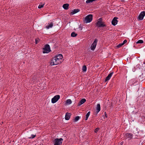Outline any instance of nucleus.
Returning a JSON list of instances; mask_svg holds the SVG:
<instances>
[{"instance_id":"7","label":"nucleus","mask_w":145,"mask_h":145,"mask_svg":"<svg viewBox=\"0 0 145 145\" xmlns=\"http://www.w3.org/2000/svg\"><path fill=\"white\" fill-rule=\"evenodd\" d=\"M97 41L98 40L97 39H95L94 41L92 44L91 47V50H93L95 49L97 44Z\"/></svg>"},{"instance_id":"31","label":"nucleus","mask_w":145,"mask_h":145,"mask_svg":"<svg viewBox=\"0 0 145 145\" xmlns=\"http://www.w3.org/2000/svg\"><path fill=\"white\" fill-rule=\"evenodd\" d=\"M127 42V40H125L123 42V43H122L123 44V45L124 44H125V43H126V42Z\"/></svg>"},{"instance_id":"26","label":"nucleus","mask_w":145,"mask_h":145,"mask_svg":"<svg viewBox=\"0 0 145 145\" xmlns=\"http://www.w3.org/2000/svg\"><path fill=\"white\" fill-rule=\"evenodd\" d=\"M44 5V4L42 5L40 4L38 6V8H42L43 7Z\"/></svg>"},{"instance_id":"33","label":"nucleus","mask_w":145,"mask_h":145,"mask_svg":"<svg viewBox=\"0 0 145 145\" xmlns=\"http://www.w3.org/2000/svg\"><path fill=\"white\" fill-rule=\"evenodd\" d=\"M140 65H139V64H138L137 65V66H137V67H139V66H140Z\"/></svg>"},{"instance_id":"16","label":"nucleus","mask_w":145,"mask_h":145,"mask_svg":"<svg viewBox=\"0 0 145 145\" xmlns=\"http://www.w3.org/2000/svg\"><path fill=\"white\" fill-rule=\"evenodd\" d=\"M69 6V4L67 3L64 4L63 7V8L67 10L68 9V7Z\"/></svg>"},{"instance_id":"36","label":"nucleus","mask_w":145,"mask_h":145,"mask_svg":"<svg viewBox=\"0 0 145 145\" xmlns=\"http://www.w3.org/2000/svg\"><path fill=\"white\" fill-rule=\"evenodd\" d=\"M125 137H126L127 138H128V136L127 135V136H125Z\"/></svg>"},{"instance_id":"23","label":"nucleus","mask_w":145,"mask_h":145,"mask_svg":"<svg viewBox=\"0 0 145 145\" xmlns=\"http://www.w3.org/2000/svg\"><path fill=\"white\" fill-rule=\"evenodd\" d=\"M80 118V117L79 116H77L74 119V121L76 122L78 121Z\"/></svg>"},{"instance_id":"10","label":"nucleus","mask_w":145,"mask_h":145,"mask_svg":"<svg viewBox=\"0 0 145 145\" xmlns=\"http://www.w3.org/2000/svg\"><path fill=\"white\" fill-rule=\"evenodd\" d=\"M113 74V72H112L109 74L108 76L106 77V79H105V82H106L107 81L110 80V78L112 76V75Z\"/></svg>"},{"instance_id":"11","label":"nucleus","mask_w":145,"mask_h":145,"mask_svg":"<svg viewBox=\"0 0 145 145\" xmlns=\"http://www.w3.org/2000/svg\"><path fill=\"white\" fill-rule=\"evenodd\" d=\"M55 57L56 58L57 60L59 61H61V60L62 59L63 57L62 55L61 54H59L57 56H56Z\"/></svg>"},{"instance_id":"8","label":"nucleus","mask_w":145,"mask_h":145,"mask_svg":"<svg viewBox=\"0 0 145 145\" xmlns=\"http://www.w3.org/2000/svg\"><path fill=\"white\" fill-rule=\"evenodd\" d=\"M145 15V11H143L141 12L138 17V20H141L143 19L144 16Z\"/></svg>"},{"instance_id":"28","label":"nucleus","mask_w":145,"mask_h":145,"mask_svg":"<svg viewBox=\"0 0 145 145\" xmlns=\"http://www.w3.org/2000/svg\"><path fill=\"white\" fill-rule=\"evenodd\" d=\"M90 114V112H89L86 114V118L88 119V118Z\"/></svg>"},{"instance_id":"3","label":"nucleus","mask_w":145,"mask_h":145,"mask_svg":"<svg viewBox=\"0 0 145 145\" xmlns=\"http://www.w3.org/2000/svg\"><path fill=\"white\" fill-rule=\"evenodd\" d=\"M63 140L62 138L55 139L54 141V145H61Z\"/></svg>"},{"instance_id":"21","label":"nucleus","mask_w":145,"mask_h":145,"mask_svg":"<svg viewBox=\"0 0 145 145\" xmlns=\"http://www.w3.org/2000/svg\"><path fill=\"white\" fill-rule=\"evenodd\" d=\"M66 103L67 104H70L72 103V101L70 99H68L67 100Z\"/></svg>"},{"instance_id":"38","label":"nucleus","mask_w":145,"mask_h":145,"mask_svg":"<svg viewBox=\"0 0 145 145\" xmlns=\"http://www.w3.org/2000/svg\"><path fill=\"white\" fill-rule=\"evenodd\" d=\"M82 30V28H81V30Z\"/></svg>"},{"instance_id":"20","label":"nucleus","mask_w":145,"mask_h":145,"mask_svg":"<svg viewBox=\"0 0 145 145\" xmlns=\"http://www.w3.org/2000/svg\"><path fill=\"white\" fill-rule=\"evenodd\" d=\"M96 0H87L86 1V3L87 4L91 3L93 1H96Z\"/></svg>"},{"instance_id":"2","label":"nucleus","mask_w":145,"mask_h":145,"mask_svg":"<svg viewBox=\"0 0 145 145\" xmlns=\"http://www.w3.org/2000/svg\"><path fill=\"white\" fill-rule=\"evenodd\" d=\"M102 19L101 18H99L97 23L96 25L98 27H102L106 26V25L102 21Z\"/></svg>"},{"instance_id":"4","label":"nucleus","mask_w":145,"mask_h":145,"mask_svg":"<svg viewBox=\"0 0 145 145\" xmlns=\"http://www.w3.org/2000/svg\"><path fill=\"white\" fill-rule=\"evenodd\" d=\"M57 60L55 57L52 59L50 65H57L61 62V61H59Z\"/></svg>"},{"instance_id":"29","label":"nucleus","mask_w":145,"mask_h":145,"mask_svg":"<svg viewBox=\"0 0 145 145\" xmlns=\"http://www.w3.org/2000/svg\"><path fill=\"white\" fill-rule=\"evenodd\" d=\"M123 44L122 43H120V44H119L117 46V48H120V47L121 46H122V45H123Z\"/></svg>"},{"instance_id":"15","label":"nucleus","mask_w":145,"mask_h":145,"mask_svg":"<svg viewBox=\"0 0 145 145\" xmlns=\"http://www.w3.org/2000/svg\"><path fill=\"white\" fill-rule=\"evenodd\" d=\"M80 11V10L78 9H74L71 12V14L73 15L76 14Z\"/></svg>"},{"instance_id":"37","label":"nucleus","mask_w":145,"mask_h":145,"mask_svg":"<svg viewBox=\"0 0 145 145\" xmlns=\"http://www.w3.org/2000/svg\"><path fill=\"white\" fill-rule=\"evenodd\" d=\"M80 27H81V26H80H80H79V28H81Z\"/></svg>"},{"instance_id":"25","label":"nucleus","mask_w":145,"mask_h":145,"mask_svg":"<svg viewBox=\"0 0 145 145\" xmlns=\"http://www.w3.org/2000/svg\"><path fill=\"white\" fill-rule=\"evenodd\" d=\"M36 136V135H31V137H29V136H28V138H34Z\"/></svg>"},{"instance_id":"24","label":"nucleus","mask_w":145,"mask_h":145,"mask_svg":"<svg viewBox=\"0 0 145 145\" xmlns=\"http://www.w3.org/2000/svg\"><path fill=\"white\" fill-rule=\"evenodd\" d=\"M143 41L142 40H139L138 41H137L136 43L137 44H138V43H143Z\"/></svg>"},{"instance_id":"17","label":"nucleus","mask_w":145,"mask_h":145,"mask_svg":"<svg viewBox=\"0 0 145 145\" xmlns=\"http://www.w3.org/2000/svg\"><path fill=\"white\" fill-rule=\"evenodd\" d=\"M128 136V138H130L131 139L132 138L133 136V134L132 133H130L129 134L127 133L126 134L125 136Z\"/></svg>"},{"instance_id":"14","label":"nucleus","mask_w":145,"mask_h":145,"mask_svg":"<svg viewBox=\"0 0 145 145\" xmlns=\"http://www.w3.org/2000/svg\"><path fill=\"white\" fill-rule=\"evenodd\" d=\"M86 101V100L85 99H82L78 103V105L79 106L83 104Z\"/></svg>"},{"instance_id":"34","label":"nucleus","mask_w":145,"mask_h":145,"mask_svg":"<svg viewBox=\"0 0 145 145\" xmlns=\"http://www.w3.org/2000/svg\"><path fill=\"white\" fill-rule=\"evenodd\" d=\"M105 116H106V117H107V116H106V112H105Z\"/></svg>"},{"instance_id":"5","label":"nucleus","mask_w":145,"mask_h":145,"mask_svg":"<svg viewBox=\"0 0 145 145\" xmlns=\"http://www.w3.org/2000/svg\"><path fill=\"white\" fill-rule=\"evenodd\" d=\"M43 53H48L51 51L50 48L48 44L46 45L45 47L43 49Z\"/></svg>"},{"instance_id":"27","label":"nucleus","mask_w":145,"mask_h":145,"mask_svg":"<svg viewBox=\"0 0 145 145\" xmlns=\"http://www.w3.org/2000/svg\"><path fill=\"white\" fill-rule=\"evenodd\" d=\"M40 40L39 38L35 39V43L36 44L38 43L39 42Z\"/></svg>"},{"instance_id":"6","label":"nucleus","mask_w":145,"mask_h":145,"mask_svg":"<svg viewBox=\"0 0 145 145\" xmlns=\"http://www.w3.org/2000/svg\"><path fill=\"white\" fill-rule=\"evenodd\" d=\"M60 96L59 95L55 96L52 99V103H54L56 102L60 98Z\"/></svg>"},{"instance_id":"13","label":"nucleus","mask_w":145,"mask_h":145,"mask_svg":"<svg viewBox=\"0 0 145 145\" xmlns=\"http://www.w3.org/2000/svg\"><path fill=\"white\" fill-rule=\"evenodd\" d=\"M71 114L70 113H67L65 116V119L68 120L69 119Z\"/></svg>"},{"instance_id":"35","label":"nucleus","mask_w":145,"mask_h":145,"mask_svg":"<svg viewBox=\"0 0 145 145\" xmlns=\"http://www.w3.org/2000/svg\"><path fill=\"white\" fill-rule=\"evenodd\" d=\"M87 119H87V118H86V119H85V120H87Z\"/></svg>"},{"instance_id":"18","label":"nucleus","mask_w":145,"mask_h":145,"mask_svg":"<svg viewBox=\"0 0 145 145\" xmlns=\"http://www.w3.org/2000/svg\"><path fill=\"white\" fill-rule=\"evenodd\" d=\"M53 26V24L52 22H51L49 25L46 26V28L47 29H48L50 28H51Z\"/></svg>"},{"instance_id":"30","label":"nucleus","mask_w":145,"mask_h":145,"mask_svg":"<svg viewBox=\"0 0 145 145\" xmlns=\"http://www.w3.org/2000/svg\"><path fill=\"white\" fill-rule=\"evenodd\" d=\"M99 129V128H96L95 130V131H94L96 133H97Z\"/></svg>"},{"instance_id":"19","label":"nucleus","mask_w":145,"mask_h":145,"mask_svg":"<svg viewBox=\"0 0 145 145\" xmlns=\"http://www.w3.org/2000/svg\"><path fill=\"white\" fill-rule=\"evenodd\" d=\"M77 35V34L75 33V32H72L71 35V36L72 37H76Z\"/></svg>"},{"instance_id":"1","label":"nucleus","mask_w":145,"mask_h":145,"mask_svg":"<svg viewBox=\"0 0 145 145\" xmlns=\"http://www.w3.org/2000/svg\"><path fill=\"white\" fill-rule=\"evenodd\" d=\"M93 15L89 14L86 16L84 20V22L85 23H87L91 22L92 20Z\"/></svg>"},{"instance_id":"32","label":"nucleus","mask_w":145,"mask_h":145,"mask_svg":"<svg viewBox=\"0 0 145 145\" xmlns=\"http://www.w3.org/2000/svg\"><path fill=\"white\" fill-rule=\"evenodd\" d=\"M123 143V142H122L120 143V144L121 145H122Z\"/></svg>"},{"instance_id":"12","label":"nucleus","mask_w":145,"mask_h":145,"mask_svg":"<svg viewBox=\"0 0 145 145\" xmlns=\"http://www.w3.org/2000/svg\"><path fill=\"white\" fill-rule=\"evenodd\" d=\"M101 110L100 105V104H97L96 107V114H97Z\"/></svg>"},{"instance_id":"9","label":"nucleus","mask_w":145,"mask_h":145,"mask_svg":"<svg viewBox=\"0 0 145 145\" xmlns=\"http://www.w3.org/2000/svg\"><path fill=\"white\" fill-rule=\"evenodd\" d=\"M118 18L116 17H114L112 21V25H116L118 21L117 19Z\"/></svg>"},{"instance_id":"22","label":"nucleus","mask_w":145,"mask_h":145,"mask_svg":"<svg viewBox=\"0 0 145 145\" xmlns=\"http://www.w3.org/2000/svg\"><path fill=\"white\" fill-rule=\"evenodd\" d=\"M82 70L84 72L86 71L87 70L86 66V65H84L83 67Z\"/></svg>"}]
</instances>
